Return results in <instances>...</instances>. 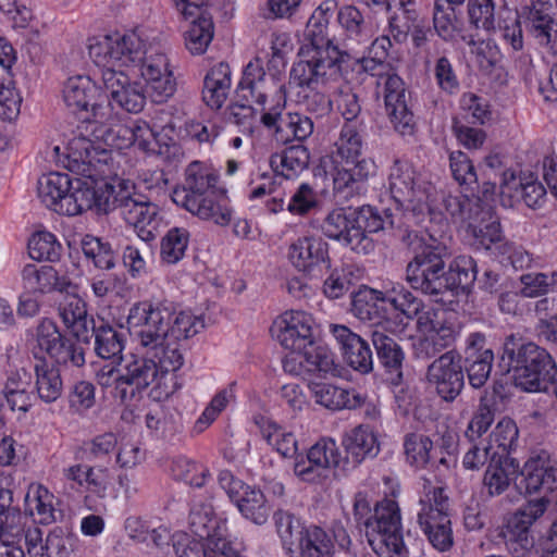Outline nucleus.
<instances>
[{
    "label": "nucleus",
    "mask_w": 557,
    "mask_h": 557,
    "mask_svg": "<svg viewBox=\"0 0 557 557\" xmlns=\"http://www.w3.org/2000/svg\"><path fill=\"white\" fill-rule=\"evenodd\" d=\"M449 168L454 181L466 193H479L480 184L476 169L470 157L460 150L449 154Z\"/></svg>",
    "instance_id": "nucleus-60"
},
{
    "label": "nucleus",
    "mask_w": 557,
    "mask_h": 557,
    "mask_svg": "<svg viewBox=\"0 0 557 557\" xmlns=\"http://www.w3.org/2000/svg\"><path fill=\"white\" fill-rule=\"evenodd\" d=\"M22 97L15 87L13 73L0 64V120L13 121L21 112Z\"/></svg>",
    "instance_id": "nucleus-59"
},
{
    "label": "nucleus",
    "mask_w": 557,
    "mask_h": 557,
    "mask_svg": "<svg viewBox=\"0 0 557 557\" xmlns=\"http://www.w3.org/2000/svg\"><path fill=\"white\" fill-rule=\"evenodd\" d=\"M473 198L478 200L480 197L478 193H466L462 189L460 191H437L434 187L432 191V200H435L437 209L434 212H424V218L428 216L430 222H436L438 224L448 225V221L451 220L454 223H466L470 222L471 206Z\"/></svg>",
    "instance_id": "nucleus-31"
},
{
    "label": "nucleus",
    "mask_w": 557,
    "mask_h": 557,
    "mask_svg": "<svg viewBox=\"0 0 557 557\" xmlns=\"http://www.w3.org/2000/svg\"><path fill=\"white\" fill-rule=\"evenodd\" d=\"M478 275V267L475 260L470 256H457L449 264L448 271H445L444 277L445 292H451L453 295L467 296Z\"/></svg>",
    "instance_id": "nucleus-45"
},
{
    "label": "nucleus",
    "mask_w": 557,
    "mask_h": 557,
    "mask_svg": "<svg viewBox=\"0 0 557 557\" xmlns=\"http://www.w3.org/2000/svg\"><path fill=\"white\" fill-rule=\"evenodd\" d=\"M91 134L111 149L123 150L135 147L146 154H161L159 134L146 121L132 125L114 122L110 106L95 107Z\"/></svg>",
    "instance_id": "nucleus-10"
},
{
    "label": "nucleus",
    "mask_w": 557,
    "mask_h": 557,
    "mask_svg": "<svg viewBox=\"0 0 557 557\" xmlns=\"http://www.w3.org/2000/svg\"><path fill=\"white\" fill-rule=\"evenodd\" d=\"M332 334L349 367L360 373L372 371L373 356L367 341L345 325H333Z\"/></svg>",
    "instance_id": "nucleus-36"
},
{
    "label": "nucleus",
    "mask_w": 557,
    "mask_h": 557,
    "mask_svg": "<svg viewBox=\"0 0 557 557\" xmlns=\"http://www.w3.org/2000/svg\"><path fill=\"white\" fill-rule=\"evenodd\" d=\"M447 247L430 234V242L414 249V257L407 265V281L412 288L424 294L445 293V260Z\"/></svg>",
    "instance_id": "nucleus-15"
},
{
    "label": "nucleus",
    "mask_w": 557,
    "mask_h": 557,
    "mask_svg": "<svg viewBox=\"0 0 557 557\" xmlns=\"http://www.w3.org/2000/svg\"><path fill=\"white\" fill-rule=\"evenodd\" d=\"M314 318L304 310H287L281 313L270 329L273 338L290 351H306L313 347H325L314 336Z\"/></svg>",
    "instance_id": "nucleus-19"
},
{
    "label": "nucleus",
    "mask_w": 557,
    "mask_h": 557,
    "mask_svg": "<svg viewBox=\"0 0 557 557\" xmlns=\"http://www.w3.org/2000/svg\"><path fill=\"white\" fill-rule=\"evenodd\" d=\"M74 181L67 173L50 172L39 180L38 196L45 206L52 208L69 191Z\"/></svg>",
    "instance_id": "nucleus-64"
},
{
    "label": "nucleus",
    "mask_w": 557,
    "mask_h": 557,
    "mask_svg": "<svg viewBox=\"0 0 557 557\" xmlns=\"http://www.w3.org/2000/svg\"><path fill=\"white\" fill-rule=\"evenodd\" d=\"M345 459L348 471L357 468L367 457H374L379 453V443L373 431L366 425H358L347 432L343 437Z\"/></svg>",
    "instance_id": "nucleus-39"
},
{
    "label": "nucleus",
    "mask_w": 557,
    "mask_h": 557,
    "mask_svg": "<svg viewBox=\"0 0 557 557\" xmlns=\"http://www.w3.org/2000/svg\"><path fill=\"white\" fill-rule=\"evenodd\" d=\"M389 12L388 33L395 42H404L412 26L420 20L418 3L416 0H401L395 11Z\"/></svg>",
    "instance_id": "nucleus-54"
},
{
    "label": "nucleus",
    "mask_w": 557,
    "mask_h": 557,
    "mask_svg": "<svg viewBox=\"0 0 557 557\" xmlns=\"http://www.w3.org/2000/svg\"><path fill=\"white\" fill-rule=\"evenodd\" d=\"M392 301L401 307L406 318L417 319V330L424 335L413 345L419 357H433L455 344L459 334L455 312L426 306L412 293L400 294Z\"/></svg>",
    "instance_id": "nucleus-8"
},
{
    "label": "nucleus",
    "mask_w": 557,
    "mask_h": 557,
    "mask_svg": "<svg viewBox=\"0 0 557 557\" xmlns=\"http://www.w3.org/2000/svg\"><path fill=\"white\" fill-rule=\"evenodd\" d=\"M188 524L193 535L219 542L223 548L236 543L230 536L226 519L216 517L211 505L193 506L188 516Z\"/></svg>",
    "instance_id": "nucleus-34"
},
{
    "label": "nucleus",
    "mask_w": 557,
    "mask_h": 557,
    "mask_svg": "<svg viewBox=\"0 0 557 557\" xmlns=\"http://www.w3.org/2000/svg\"><path fill=\"white\" fill-rule=\"evenodd\" d=\"M310 389L317 404L332 411L356 409L364 399L354 388L342 387L327 382L312 383Z\"/></svg>",
    "instance_id": "nucleus-40"
},
{
    "label": "nucleus",
    "mask_w": 557,
    "mask_h": 557,
    "mask_svg": "<svg viewBox=\"0 0 557 557\" xmlns=\"http://www.w3.org/2000/svg\"><path fill=\"white\" fill-rule=\"evenodd\" d=\"M347 463L336 441L321 437L308 449L306 457L296 458L294 473L304 482L319 483L327 476L330 469L348 472Z\"/></svg>",
    "instance_id": "nucleus-18"
},
{
    "label": "nucleus",
    "mask_w": 557,
    "mask_h": 557,
    "mask_svg": "<svg viewBox=\"0 0 557 557\" xmlns=\"http://www.w3.org/2000/svg\"><path fill=\"white\" fill-rule=\"evenodd\" d=\"M168 301L143 300L134 304L127 315L129 332L143 347L156 345L161 339L178 343L187 339L205 327L203 320L189 311H180Z\"/></svg>",
    "instance_id": "nucleus-5"
},
{
    "label": "nucleus",
    "mask_w": 557,
    "mask_h": 557,
    "mask_svg": "<svg viewBox=\"0 0 557 557\" xmlns=\"http://www.w3.org/2000/svg\"><path fill=\"white\" fill-rule=\"evenodd\" d=\"M354 64H342L339 71L331 76L323 74V70L319 73L313 66H306L305 75L301 71L297 73L296 62L290 70V83L300 88L298 91L299 102L311 113L318 116L327 114L332 109V100L330 90L338 85L342 81L348 79L349 70Z\"/></svg>",
    "instance_id": "nucleus-16"
},
{
    "label": "nucleus",
    "mask_w": 557,
    "mask_h": 557,
    "mask_svg": "<svg viewBox=\"0 0 557 557\" xmlns=\"http://www.w3.org/2000/svg\"><path fill=\"white\" fill-rule=\"evenodd\" d=\"M516 459L496 458L490 462L483 478V487L491 497L502 495L510 485L516 469L518 468Z\"/></svg>",
    "instance_id": "nucleus-55"
},
{
    "label": "nucleus",
    "mask_w": 557,
    "mask_h": 557,
    "mask_svg": "<svg viewBox=\"0 0 557 557\" xmlns=\"http://www.w3.org/2000/svg\"><path fill=\"white\" fill-rule=\"evenodd\" d=\"M184 20L190 21L184 34L187 50L195 55L205 53L213 39L214 24L205 9L208 0H172Z\"/></svg>",
    "instance_id": "nucleus-23"
},
{
    "label": "nucleus",
    "mask_w": 557,
    "mask_h": 557,
    "mask_svg": "<svg viewBox=\"0 0 557 557\" xmlns=\"http://www.w3.org/2000/svg\"><path fill=\"white\" fill-rule=\"evenodd\" d=\"M368 543L379 557H409L404 540L399 505L383 498L374 505V516L364 529Z\"/></svg>",
    "instance_id": "nucleus-14"
},
{
    "label": "nucleus",
    "mask_w": 557,
    "mask_h": 557,
    "mask_svg": "<svg viewBox=\"0 0 557 557\" xmlns=\"http://www.w3.org/2000/svg\"><path fill=\"white\" fill-rule=\"evenodd\" d=\"M386 113L396 132L412 135L416 128L414 115L407 103V90L398 74L385 76L381 86Z\"/></svg>",
    "instance_id": "nucleus-29"
},
{
    "label": "nucleus",
    "mask_w": 557,
    "mask_h": 557,
    "mask_svg": "<svg viewBox=\"0 0 557 557\" xmlns=\"http://www.w3.org/2000/svg\"><path fill=\"white\" fill-rule=\"evenodd\" d=\"M153 349L152 357L156 364V385L149 391V397L153 401H164L176 391L182 388L183 380L178 374L184 364V356L178 343L161 339L156 345H149Z\"/></svg>",
    "instance_id": "nucleus-17"
},
{
    "label": "nucleus",
    "mask_w": 557,
    "mask_h": 557,
    "mask_svg": "<svg viewBox=\"0 0 557 557\" xmlns=\"http://www.w3.org/2000/svg\"><path fill=\"white\" fill-rule=\"evenodd\" d=\"M286 373L295 376L313 374L317 376L336 375L338 370L335 356L327 347H313L306 351H290L282 360Z\"/></svg>",
    "instance_id": "nucleus-30"
},
{
    "label": "nucleus",
    "mask_w": 557,
    "mask_h": 557,
    "mask_svg": "<svg viewBox=\"0 0 557 557\" xmlns=\"http://www.w3.org/2000/svg\"><path fill=\"white\" fill-rule=\"evenodd\" d=\"M231 74L230 65L220 62L205 76L202 99L211 109H220L224 104L232 85Z\"/></svg>",
    "instance_id": "nucleus-46"
},
{
    "label": "nucleus",
    "mask_w": 557,
    "mask_h": 557,
    "mask_svg": "<svg viewBox=\"0 0 557 557\" xmlns=\"http://www.w3.org/2000/svg\"><path fill=\"white\" fill-rule=\"evenodd\" d=\"M290 264L299 272L314 275L331 267L329 244L320 236H301L287 249Z\"/></svg>",
    "instance_id": "nucleus-27"
},
{
    "label": "nucleus",
    "mask_w": 557,
    "mask_h": 557,
    "mask_svg": "<svg viewBox=\"0 0 557 557\" xmlns=\"http://www.w3.org/2000/svg\"><path fill=\"white\" fill-rule=\"evenodd\" d=\"M59 315L67 330L78 339L88 341L91 326L97 322L87 312L86 302L76 295L66 296L59 307Z\"/></svg>",
    "instance_id": "nucleus-42"
},
{
    "label": "nucleus",
    "mask_w": 557,
    "mask_h": 557,
    "mask_svg": "<svg viewBox=\"0 0 557 557\" xmlns=\"http://www.w3.org/2000/svg\"><path fill=\"white\" fill-rule=\"evenodd\" d=\"M523 483L527 494H549L557 487V462L543 451L524 463Z\"/></svg>",
    "instance_id": "nucleus-37"
},
{
    "label": "nucleus",
    "mask_w": 557,
    "mask_h": 557,
    "mask_svg": "<svg viewBox=\"0 0 557 557\" xmlns=\"http://www.w3.org/2000/svg\"><path fill=\"white\" fill-rule=\"evenodd\" d=\"M99 89L89 76L77 75L70 77L63 88V99L74 115V121L94 119L95 107L103 103L96 101Z\"/></svg>",
    "instance_id": "nucleus-32"
},
{
    "label": "nucleus",
    "mask_w": 557,
    "mask_h": 557,
    "mask_svg": "<svg viewBox=\"0 0 557 557\" xmlns=\"http://www.w3.org/2000/svg\"><path fill=\"white\" fill-rule=\"evenodd\" d=\"M466 343L465 362L469 383L472 387L480 388L491 374L494 352L491 348L485 347L486 338L482 333L469 334Z\"/></svg>",
    "instance_id": "nucleus-35"
},
{
    "label": "nucleus",
    "mask_w": 557,
    "mask_h": 557,
    "mask_svg": "<svg viewBox=\"0 0 557 557\" xmlns=\"http://www.w3.org/2000/svg\"><path fill=\"white\" fill-rule=\"evenodd\" d=\"M470 47L472 62L484 75H490L502 59L500 50L494 39H478L469 36L467 41Z\"/></svg>",
    "instance_id": "nucleus-63"
},
{
    "label": "nucleus",
    "mask_w": 557,
    "mask_h": 557,
    "mask_svg": "<svg viewBox=\"0 0 557 557\" xmlns=\"http://www.w3.org/2000/svg\"><path fill=\"white\" fill-rule=\"evenodd\" d=\"M13 493L8 488H0V539L10 537L20 541L25 532L26 516L12 506Z\"/></svg>",
    "instance_id": "nucleus-51"
},
{
    "label": "nucleus",
    "mask_w": 557,
    "mask_h": 557,
    "mask_svg": "<svg viewBox=\"0 0 557 557\" xmlns=\"http://www.w3.org/2000/svg\"><path fill=\"white\" fill-rule=\"evenodd\" d=\"M300 557H333L332 536L319 525H309L297 547Z\"/></svg>",
    "instance_id": "nucleus-58"
},
{
    "label": "nucleus",
    "mask_w": 557,
    "mask_h": 557,
    "mask_svg": "<svg viewBox=\"0 0 557 557\" xmlns=\"http://www.w3.org/2000/svg\"><path fill=\"white\" fill-rule=\"evenodd\" d=\"M528 34L534 39L543 36L557 20L553 14L550 0H529V3L517 11Z\"/></svg>",
    "instance_id": "nucleus-49"
},
{
    "label": "nucleus",
    "mask_w": 557,
    "mask_h": 557,
    "mask_svg": "<svg viewBox=\"0 0 557 557\" xmlns=\"http://www.w3.org/2000/svg\"><path fill=\"white\" fill-rule=\"evenodd\" d=\"M218 481L221 488L245 519L258 525L268 521L270 506L259 487L245 483L230 470H221Z\"/></svg>",
    "instance_id": "nucleus-20"
},
{
    "label": "nucleus",
    "mask_w": 557,
    "mask_h": 557,
    "mask_svg": "<svg viewBox=\"0 0 557 557\" xmlns=\"http://www.w3.org/2000/svg\"><path fill=\"white\" fill-rule=\"evenodd\" d=\"M94 194L88 189V183L79 178L74 180L72 187L51 211L66 216L79 215L91 209Z\"/></svg>",
    "instance_id": "nucleus-53"
},
{
    "label": "nucleus",
    "mask_w": 557,
    "mask_h": 557,
    "mask_svg": "<svg viewBox=\"0 0 557 557\" xmlns=\"http://www.w3.org/2000/svg\"><path fill=\"white\" fill-rule=\"evenodd\" d=\"M95 337V352L104 360L121 361L125 348L126 336L122 327L110 324L103 319H97L91 326L89 337Z\"/></svg>",
    "instance_id": "nucleus-41"
},
{
    "label": "nucleus",
    "mask_w": 557,
    "mask_h": 557,
    "mask_svg": "<svg viewBox=\"0 0 557 557\" xmlns=\"http://www.w3.org/2000/svg\"><path fill=\"white\" fill-rule=\"evenodd\" d=\"M388 189L397 209L411 211L418 222L424 221V212H434L437 207L432 200L434 185L417 172L412 164L397 160L391 168Z\"/></svg>",
    "instance_id": "nucleus-12"
},
{
    "label": "nucleus",
    "mask_w": 557,
    "mask_h": 557,
    "mask_svg": "<svg viewBox=\"0 0 557 557\" xmlns=\"http://www.w3.org/2000/svg\"><path fill=\"white\" fill-rule=\"evenodd\" d=\"M404 293L411 292L400 284L394 286L387 295L368 286H362L352 293L351 312L356 318L368 322L372 326L383 325L389 319V309L401 313V307L395 305L392 300Z\"/></svg>",
    "instance_id": "nucleus-22"
},
{
    "label": "nucleus",
    "mask_w": 557,
    "mask_h": 557,
    "mask_svg": "<svg viewBox=\"0 0 557 557\" xmlns=\"http://www.w3.org/2000/svg\"><path fill=\"white\" fill-rule=\"evenodd\" d=\"M120 368L123 405L128 406L138 400L144 391L156 385V364L149 357L131 354L120 361Z\"/></svg>",
    "instance_id": "nucleus-26"
},
{
    "label": "nucleus",
    "mask_w": 557,
    "mask_h": 557,
    "mask_svg": "<svg viewBox=\"0 0 557 557\" xmlns=\"http://www.w3.org/2000/svg\"><path fill=\"white\" fill-rule=\"evenodd\" d=\"M63 478L97 498H106L112 485V475L108 467L74 463L62 469Z\"/></svg>",
    "instance_id": "nucleus-33"
},
{
    "label": "nucleus",
    "mask_w": 557,
    "mask_h": 557,
    "mask_svg": "<svg viewBox=\"0 0 557 557\" xmlns=\"http://www.w3.org/2000/svg\"><path fill=\"white\" fill-rule=\"evenodd\" d=\"M173 548L177 557H220L224 552L223 545L212 540L181 534L175 537Z\"/></svg>",
    "instance_id": "nucleus-61"
},
{
    "label": "nucleus",
    "mask_w": 557,
    "mask_h": 557,
    "mask_svg": "<svg viewBox=\"0 0 557 557\" xmlns=\"http://www.w3.org/2000/svg\"><path fill=\"white\" fill-rule=\"evenodd\" d=\"M498 366L503 373H512L516 385L527 392L547 391L557 387V367L549 352L539 345L523 343L513 335L503 345Z\"/></svg>",
    "instance_id": "nucleus-7"
},
{
    "label": "nucleus",
    "mask_w": 557,
    "mask_h": 557,
    "mask_svg": "<svg viewBox=\"0 0 557 557\" xmlns=\"http://www.w3.org/2000/svg\"><path fill=\"white\" fill-rule=\"evenodd\" d=\"M420 509L417 513L418 525L438 553H447L454 546V532L449 498L441 486H424L419 499Z\"/></svg>",
    "instance_id": "nucleus-13"
},
{
    "label": "nucleus",
    "mask_w": 557,
    "mask_h": 557,
    "mask_svg": "<svg viewBox=\"0 0 557 557\" xmlns=\"http://www.w3.org/2000/svg\"><path fill=\"white\" fill-rule=\"evenodd\" d=\"M287 65V57L271 53L267 70L261 58L250 60L243 70L242 78L236 88V97L242 101L240 109L251 113L253 106L265 109L271 91L276 96L283 94L282 76Z\"/></svg>",
    "instance_id": "nucleus-11"
},
{
    "label": "nucleus",
    "mask_w": 557,
    "mask_h": 557,
    "mask_svg": "<svg viewBox=\"0 0 557 557\" xmlns=\"http://www.w3.org/2000/svg\"><path fill=\"white\" fill-rule=\"evenodd\" d=\"M54 495L45 485L32 483L25 496V511L34 523L50 524L55 520Z\"/></svg>",
    "instance_id": "nucleus-48"
},
{
    "label": "nucleus",
    "mask_w": 557,
    "mask_h": 557,
    "mask_svg": "<svg viewBox=\"0 0 557 557\" xmlns=\"http://www.w3.org/2000/svg\"><path fill=\"white\" fill-rule=\"evenodd\" d=\"M27 248L29 257L36 261L57 262L63 252L62 244L48 231L35 232L28 239Z\"/></svg>",
    "instance_id": "nucleus-62"
},
{
    "label": "nucleus",
    "mask_w": 557,
    "mask_h": 557,
    "mask_svg": "<svg viewBox=\"0 0 557 557\" xmlns=\"http://www.w3.org/2000/svg\"><path fill=\"white\" fill-rule=\"evenodd\" d=\"M366 125L356 122L344 123L334 143L331 177L333 195L346 202L364 196L369 188V178L375 174L376 164L372 158L364 157Z\"/></svg>",
    "instance_id": "nucleus-4"
},
{
    "label": "nucleus",
    "mask_w": 557,
    "mask_h": 557,
    "mask_svg": "<svg viewBox=\"0 0 557 557\" xmlns=\"http://www.w3.org/2000/svg\"><path fill=\"white\" fill-rule=\"evenodd\" d=\"M32 375L25 369L11 372L8 376L2 394L12 411L26 413L33 406V393L28 391Z\"/></svg>",
    "instance_id": "nucleus-47"
},
{
    "label": "nucleus",
    "mask_w": 557,
    "mask_h": 557,
    "mask_svg": "<svg viewBox=\"0 0 557 557\" xmlns=\"http://www.w3.org/2000/svg\"><path fill=\"white\" fill-rule=\"evenodd\" d=\"M33 354L38 359L34 367L35 388L38 398L46 404L54 403L63 392L60 370L48 363L46 357L66 369L82 368L86 362L84 348L63 335L57 324L49 319L42 320L37 326Z\"/></svg>",
    "instance_id": "nucleus-3"
},
{
    "label": "nucleus",
    "mask_w": 557,
    "mask_h": 557,
    "mask_svg": "<svg viewBox=\"0 0 557 557\" xmlns=\"http://www.w3.org/2000/svg\"><path fill=\"white\" fill-rule=\"evenodd\" d=\"M89 55L102 67V82L109 98L103 106H110L111 111L116 106L129 113L140 112L147 99L144 86L121 70L143 59L144 41L139 35L134 30L107 35L102 41L89 47Z\"/></svg>",
    "instance_id": "nucleus-1"
},
{
    "label": "nucleus",
    "mask_w": 557,
    "mask_h": 557,
    "mask_svg": "<svg viewBox=\"0 0 557 557\" xmlns=\"http://www.w3.org/2000/svg\"><path fill=\"white\" fill-rule=\"evenodd\" d=\"M120 214L123 220L134 227L138 237L152 242L157 237L159 226V207L141 195H125L120 200Z\"/></svg>",
    "instance_id": "nucleus-28"
},
{
    "label": "nucleus",
    "mask_w": 557,
    "mask_h": 557,
    "mask_svg": "<svg viewBox=\"0 0 557 557\" xmlns=\"http://www.w3.org/2000/svg\"><path fill=\"white\" fill-rule=\"evenodd\" d=\"M285 104V94L275 96L271 103H265V109H260L261 122L268 128L275 127L277 133H285V141L293 139L302 143L313 133V121L299 112H288L283 115Z\"/></svg>",
    "instance_id": "nucleus-25"
},
{
    "label": "nucleus",
    "mask_w": 557,
    "mask_h": 557,
    "mask_svg": "<svg viewBox=\"0 0 557 557\" xmlns=\"http://www.w3.org/2000/svg\"><path fill=\"white\" fill-rule=\"evenodd\" d=\"M257 423L262 438L272 447L273 450L285 458L296 456L298 442L293 432L288 431L272 419L264 417H262Z\"/></svg>",
    "instance_id": "nucleus-50"
},
{
    "label": "nucleus",
    "mask_w": 557,
    "mask_h": 557,
    "mask_svg": "<svg viewBox=\"0 0 557 557\" xmlns=\"http://www.w3.org/2000/svg\"><path fill=\"white\" fill-rule=\"evenodd\" d=\"M372 343L380 364L386 373L392 375V384L399 385L403 381V363L405 360L401 346L393 337L377 330L372 333Z\"/></svg>",
    "instance_id": "nucleus-43"
},
{
    "label": "nucleus",
    "mask_w": 557,
    "mask_h": 557,
    "mask_svg": "<svg viewBox=\"0 0 557 557\" xmlns=\"http://www.w3.org/2000/svg\"><path fill=\"white\" fill-rule=\"evenodd\" d=\"M172 201L202 221L227 226L233 208L221 174L211 163L191 161L185 169L183 183L175 186Z\"/></svg>",
    "instance_id": "nucleus-2"
},
{
    "label": "nucleus",
    "mask_w": 557,
    "mask_h": 557,
    "mask_svg": "<svg viewBox=\"0 0 557 557\" xmlns=\"http://www.w3.org/2000/svg\"><path fill=\"white\" fill-rule=\"evenodd\" d=\"M76 122L65 146L67 169L83 176L92 177L95 161H100V159H96V154L101 143L91 134L94 119L85 117V121Z\"/></svg>",
    "instance_id": "nucleus-24"
},
{
    "label": "nucleus",
    "mask_w": 557,
    "mask_h": 557,
    "mask_svg": "<svg viewBox=\"0 0 557 557\" xmlns=\"http://www.w3.org/2000/svg\"><path fill=\"white\" fill-rule=\"evenodd\" d=\"M426 381L442 400L453 403L465 386V373L461 356L450 349L436 358L426 370Z\"/></svg>",
    "instance_id": "nucleus-21"
},
{
    "label": "nucleus",
    "mask_w": 557,
    "mask_h": 557,
    "mask_svg": "<svg viewBox=\"0 0 557 557\" xmlns=\"http://www.w3.org/2000/svg\"><path fill=\"white\" fill-rule=\"evenodd\" d=\"M22 277L25 288L33 293L65 292L71 285L69 277L59 275L51 265L28 263L23 268Z\"/></svg>",
    "instance_id": "nucleus-44"
},
{
    "label": "nucleus",
    "mask_w": 557,
    "mask_h": 557,
    "mask_svg": "<svg viewBox=\"0 0 557 557\" xmlns=\"http://www.w3.org/2000/svg\"><path fill=\"white\" fill-rule=\"evenodd\" d=\"M310 152L302 144L285 147L270 157L272 173L277 181L297 178L309 165Z\"/></svg>",
    "instance_id": "nucleus-38"
},
{
    "label": "nucleus",
    "mask_w": 557,
    "mask_h": 557,
    "mask_svg": "<svg viewBox=\"0 0 557 557\" xmlns=\"http://www.w3.org/2000/svg\"><path fill=\"white\" fill-rule=\"evenodd\" d=\"M338 9L336 0H324L313 11L305 28V42L300 46L296 62L297 73L301 71L305 75L306 66H313L319 73L332 75L339 71L342 64H355L354 57L344 49H341L333 39L329 37V24Z\"/></svg>",
    "instance_id": "nucleus-6"
},
{
    "label": "nucleus",
    "mask_w": 557,
    "mask_h": 557,
    "mask_svg": "<svg viewBox=\"0 0 557 557\" xmlns=\"http://www.w3.org/2000/svg\"><path fill=\"white\" fill-rule=\"evenodd\" d=\"M465 0H435L433 11V24L437 35L444 40H454L460 34V22L455 12V5H460Z\"/></svg>",
    "instance_id": "nucleus-56"
},
{
    "label": "nucleus",
    "mask_w": 557,
    "mask_h": 557,
    "mask_svg": "<svg viewBox=\"0 0 557 557\" xmlns=\"http://www.w3.org/2000/svg\"><path fill=\"white\" fill-rule=\"evenodd\" d=\"M386 223H393L392 214L385 211L383 216L377 208L366 205L333 209L324 219L322 230L326 237L367 255L374 249L370 234L382 231Z\"/></svg>",
    "instance_id": "nucleus-9"
},
{
    "label": "nucleus",
    "mask_w": 557,
    "mask_h": 557,
    "mask_svg": "<svg viewBox=\"0 0 557 557\" xmlns=\"http://www.w3.org/2000/svg\"><path fill=\"white\" fill-rule=\"evenodd\" d=\"M519 430L516 422L508 417L498 421L488 436V443L492 445L494 456L504 461L512 459L511 453L518 447Z\"/></svg>",
    "instance_id": "nucleus-57"
},
{
    "label": "nucleus",
    "mask_w": 557,
    "mask_h": 557,
    "mask_svg": "<svg viewBox=\"0 0 557 557\" xmlns=\"http://www.w3.org/2000/svg\"><path fill=\"white\" fill-rule=\"evenodd\" d=\"M530 522L509 518L503 530L506 548L511 557H527L534 547Z\"/></svg>",
    "instance_id": "nucleus-52"
}]
</instances>
